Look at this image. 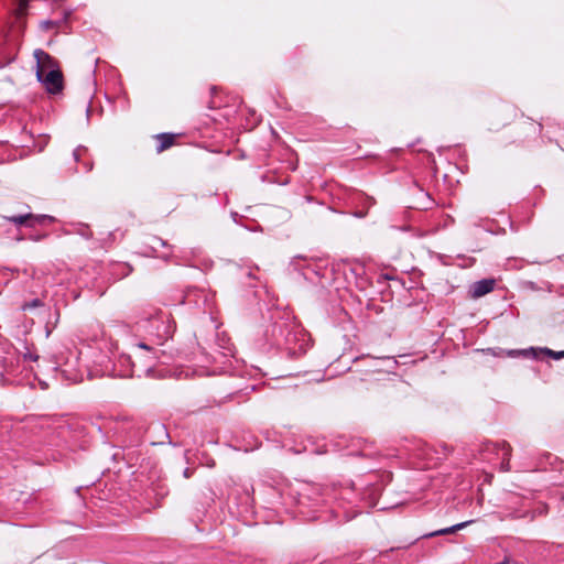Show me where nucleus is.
Wrapping results in <instances>:
<instances>
[{
    "instance_id": "f03ea898",
    "label": "nucleus",
    "mask_w": 564,
    "mask_h": 564,
    "mask_svg": "<svg viewBox=\"0 0 564 564\" xmlns=\"http://www.w3.org/2000/svg\"><path fill=\"white\" fill-rule=\"evenodd\" d=\"M21 346L22 348H17L18 357H6L3 359V371L0 373L3 384H23V372L26 369L22 362L39 360V355L25 341H22Z\"/></svg>"
},
{
    "instance_id": "6e6552de",
    "label": "nucleus",
    "mask_w": 564,
    "mask_h": 564,
    "mask_svg": "<svg viewBox=\"0 0 564 564\" xmlns=\"http://www.w3.org/2000/svg\"><path fill=\"white\" fill-rule=\"evenodd\" d=\"M6 219L13 223L14 225H24L26 227L42 226L46 223H53L55 220V218L50 215H33L31 213L6 217Z\"/></svg>"
},
{
    "instance_id": "a211bd4d",
    "label": "nucleus",
    "mask_w": 564,
    "mask_h": 564,
    "mask_svg": "<svg viewBox=\"0 0 564 564\" xmlns=\"http://www.w3.org/2000/svg\"><path fill=\"white\" fill-rule=\"evenodd\" d=\"M371 359L373 361H376V362H383V364H386L388 371L393 370L397 367V365H398V361L393 357H389V356L372 357Z\"/></svg>"
},
{
    "instance_id": "393cba45",
    "label": "nucleus",
    "mask_w": 564,
    "mask_h": 564,
    "mask_svg": "<svg viewBox=\"0 0 564 564\" xmlns=\"http://www.w3.org/2000/svg\"><path fill=\"white\" fill-rule=\"evenodd\" d=\"M509 563H510V562H509V558H508V557H505V560H503L502 562L498 563V564H509Z\"/></svg>"
},
{
    "instance_id": "0eeeda50",
    "label": "nucleus",
    "mask_w": 564,
    "mask_h": 564,
    "mask_svg": "<svg viewBox=\"0 0 564 564\" xmlns=\"http://www.w3.org/2000/svg\"><path fill=\"white\" fill-rule=\"evenodd\" d=\"M36 77L51 94H57L63 88V76L58 68L45 73L36 72Z\"/></svg>"
},
{
    "instance_id": "39448f33",
    "label": "nucleus",
    "mask_w": 564,
    "mask_h": 564,
    "mask_svg": "<svg viewBox=\"0 0 564 564\" xmlns=\"http://www.w3.org/2000/svg\"><path fill=\"white\" fill-rule=\"evenodd\" d=\"M289 326L293 327V322L289 318L275 321L265 332L268 343L278 349L285 347L286 343H280V339L286 338Z\"/></svg>"
},
{
    "instance_id": "f257e3e1",
    "label": "nucleus",
    "mask_w": 564,
    "mask_h": 564,
    "mask_svg": "<svg viewBox=\"0 0 564 564\" xmlns=\"http://www.w3.org/2000/svg\"><path fill=\"white\" fill-rule=\"evenodd\" d=\"M135 330L144 335L143 340H139L135 347L145 351L152 352L153 356L149 357L145 372L151 370V365L154 359H159L158 346L164 345L172 338L175 324L171 315L161 310H151L142 312L140 318L135 322ZM163 352V350H160Z\"/></svg>"
},
{
    "instance_id": "20e7f679",
    "label": "nucleus",
    "mask_w": 564,
    "mask_h": 564,
    "mask_svg": "<svg viewBox=\"0 0 564 564\" xmlns=\"http://www.w3.org/2000/svg\"><path fill=\"white\" fill-rule=\"evenodd\" d=\"M280 343H286L281 349L288 350L289 355L295 356L306 350V339L303 329L293 322V327L289 326L286 338H281Z\"/></svg>"
},
{
    "instance_id": "aec40b11",
    "label": "nucleus",
    "mask_w": 564,
    "mask_h": 564,
    "mask_svg": "<svg viewBox=\"0 0 564 564\" xmlns=\"http://www.w3.org/2000/svg\"><path fill=\"white\" fill-rule=\"evenodd\" d=\"M87 152V149L85 147H78L74 150L73 156L76 162H79L82 156Z\"/></svg>"
},
{
    "instance_id": "4be33fe9",
    "label": "nucleus",
    "mask_w": 564,
    "mask_h": 564,
    "mask_svg": "<svg viewBox=\"0 0 564 564\" xmlns=\"http://www.w3.org/2000/svg\"><path fill=\"white\" fill-rule=\"evenodd\" d=\"M45 237H47V234L31 236L30 239H32L34 241H40L41 239H44Z\"/></svg>"
},
{
    "instance_id": "9d476101",
    "label": "nucleus",
    "mask_w": 564,
    "mask_h": 564,
    "mask_svg": "<svg viewBox=\"0 0 564 564\" xmlns=\"http://www.w3.org/2000/svg\"><path fill=\"white\" fill-rule=\"evenodd\" d=\"M33 55L36 59V72L45 73L48 72V69L58 68L55 59L45 51L37 48L34 51Z\"/></svg>"
},
{
    "instance_id": "2eb2a0df",
    "label": "nucleus",
    "mask_w": 564,
    "mask_h": 564,
    "mask_svg": "<svg viewBox=\"0 0 564 564\" xmlns=\"http://www.w3.org/2000/svg\"><path fill=\"white\" fill-rule=\"evenodd\" d=\"M291 265L294 268V270L302 271V274L307 278L308 271H313L311 269V263L306 258H302L300 256L294 257L291 260Z\"/></svg>"
},
{
    "instance_id": "6ab92c4d",
    "label": "nucleus",
    "mask_w": 564,
    "mask_h": 564,
    "mask_svg": "<svg viewBox=\"0 0 564 564\" xmlns=\"http://www.w3.org/2000/svg\"><path fill=\"white\" fill-rule=\"evenodd\" d=\"M40 306H43V302L40 299H34L30 302L23 303L21 306V310L29 311V310H33V308L40 307Z\"/></svg>"
},
{
    "instance_id": "ddd939ff",
    "label": "nucleus",
    "mask_w": 564,
    "mask_h": 564,
    "mask_svg": "<svg viewBox=\"0 0 564 564\" xmlns=\"http://www.w3.org/2000/svg\"><path fill=\"white\" fill-rule=\"evenodd\" d=\"M469 523H471V521L460 522V523L454 524V525L448 527V528H444V529H440V530H436V531H433V532H430V533H425L420 539H429V538H433V536L455 533L458 530H462V529L466 528Z\"/></svg>"
},
{
    "instance_id": "412c9836",
    "label": "nucleus",
    "mask_w": 564,
    "mask_h": 564,
    "mask_svg": "<svg viewBox=\"0 0 564 564\" xmlns=\"http://www.w3.org/2000/svg\"><path fill=\"white\" fill-rule=\"evenodd\" d=\"M83 165H84V171L85 172H90L91 169H93V163L91 162H84Z\"/></svg>"
},
{
    "instance_id": "4468645a",
    "label": "nucleus",
    "mask_w": 564,
    "mask_h": 564,
    "mask_svg": "<svg viewBox=\"0 0 564 564\" xmlns=\"http://www.w3.org/2000/svg\"><path fill=\"white\" fill-rule=\"evenodd\" d=\"M199 301H202L205 305L207 304V295L199 290L193 289L188 290L186 294L183 296L182 303H194L195 305H199Z\"/></svg>"
},
{
    "instance_id": "1a4fd4ad",
    "label": "nucleus",
    "mask_w": 564,
    "mask_h": 564,
    "mask_svg": "<svg viewBox=\"0 0 564 564\" xmlns=\"http://www.w3.org/2000/svg\"><path fill=\"white\" fill-rule=\"evenodd\" d=\"M137 373L135 364L132 361L131 356L121 354L117 364L113 366V376L117 377H133Z\"/></svg>"
},
{
    "instance_id": "7ed1b4c3",
    "label": "nucleus",
    "mask_w": 564,
    "mask_h": 564,
    "mask_svg": "<svg viewBox=\"0 0 564 564\" xmlns=\"http://www.w3.org/2000/svg\"><path fill=\"white\" fill-rule=\"evenodd\" d=\"M511 446L506 441L499 443L486 442L482 445L481 455L484 459H490L489 455L495 454L498 458L501 459L500 470L509 471L511 469L510 458H511Z\"/></svg>"
},
{
    "instance_id": "dca6fc26",
    "label": "nucleus",
    "mask_w": 564,
    "mask_h": 564,
    "mask_svg": "<svg viewBox=\"0 0 564 564\" xmlns=\"http://www.w3.org/2000/svg\"><path fill=\"white\" fill-rule=\"evenodd\" d=\"M158 139H159L160 143L156 148V151L162 152V151L169 149L170 147H172V144L174 142V134L161 133L158 135Z\"/></svg>"
},
{
    "instance_id": "b1692460",
    "label": "nucleus",
    "mask_w": 564,
    "mask_h": 564,
    "mask_svg": "<svg viewBox=\"0 0 564 564\" xmlns=\"http://www.w3.org/2000/svg\"><path fill=\"white\" fill-rule=\"evenodd\" d=\"M225 350H224V356H229V355H232L234 351L230 347H223Z\"/></svg>"
},
{
    "instance_id": "5701e85b",
    "label": "nucleus",
    "mask_w": 564,
    "mask_h": 564,
    "mask_svg": "<svg viewBox=\"0 0 564 564\" xmlns=\"http://www.w3.org/2000/svg\"><path fill=\"white\" fill-rule=\"evenodd\" d=\"M183 475L185 478H189L193 475V470L191 468H185Z\"/></svg>"
},
{
    "instance_id": "f8f14e48",
    "label": "nucleus",
    "mask_w": 564,
    "mask_h": 564,
    "mask_svg": "<svg viewBox=\"0 0 564 564\" xmlns=\"http://www.w3.org/2000/svg\"><path fill=\"white\" fill-rule=\"evenodd\" d=\"M149 251H145L147 256H153L163 259L164 261H169L171 259V253H163V254H156L159 247L170 248L172 249V246H170L165 240H163L160 237H151L149 239Z\"/></svg>"
},
{
    "instance_id": "9b49d317",
    "label": "nucleus",
    "mask_w": 564,
    "mask_h": 564,
    "mask_svg": "<svg viewBox=\"0 0 564 564\" xmlns=\"http://www.w3.org/2000/svg\"><path fill=\"white\" fill-rule=\"evenodd\" d=\"M495 280L494 279H482L479 281H476L470 286V295L473 299H479L488 293H490L495 288Z\"/></svg>"
},
{
    "instance_id": "f3484780",
    "label": "nucleus",
    "mask_w": 564,
    "mask_h": 564,
    "mask_svg": "<svg viewBox=\"0 0 564 564\" xmlns=\"http://www.w3.org/2000/svg\"><path fill=\"white\" fill-rule=\"evenodd\" d=\"M73 232L82 236L85 239H90L93 237V231L90 230L89 226L84 223H76L73 225Z\"/></svg>"
},
{
    "instance_id": "423d86ee",
    "label": "nucleus",
    "mask_w": 564,
    "mask_h": 564,
    "mask_svg": "<svg viewBox=\"0 0 564 564\" xmlns=\"http://www.w3.org/2000/svg\"><path fill=\"white\" fill-rule=\"evenodd\" d=\"M510 357H524V358H531V359H539L541 355L549 356L555 360L564 358V350L561 351H554L550 348H534L530 347L527 349H514L510 350L508 352Z\"/></svg>"
}]
</instances>
